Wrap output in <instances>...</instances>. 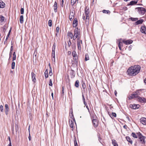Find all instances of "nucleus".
Returning a JSON list of instances; mask_svg holds the SVG:
<instances>
[{
	"label": "nucleus",
	"mask_w": 146,
	"mask_h": 146,
	"mask_svg": "<svg viewBox=\"0 0 146 146\" xmlns=\"http://www.w3.org/2000/svg\"><path fill=\"white\" fill-rule=\"evenodd\" d=\"M141 67L139 65H135L131 66L127 70V72L129 75L134 76L137 74L139 72Z\"/></svg>",
	"instance_id": "nucleus-1"
},
{
	"label": "nucleus",
	"mask_w": 146,
	"mask_h": 146,
	"mask_svg": "<svg viewBox=\"0 0 146 146\" xmlns=\"http://www.w3.org/2000/svg\"><path fill=\"white\" fill-rule=\"evenodd\" d=\"M131 135L134 138H138L140 141L141 142V143L142 144H145V137L143 136L140 132H139L136 133L134 132H132L131 133Z\"/></svg>",
	"instance_id": "nucleus-2"
},
{
	"label": "nucleus",
	"mask_w": 146,
	"mask_h": 146,
	"mask_svg": "<svg viewBox=\"0 0 146 146\" xmlns=\"http://www.w3.org/2000/svg\"><path fill=\"white\" fill-rule=\"evenodd\" d=\"M135 9H137L139 13L141 14L142 15H143L146 12V9L143 7H137L135 8Z\"/></svg>",
	"instance_id": "nucleus-3"
},
{
	"label": "nucleus",
	"mask_w": 146,
	"mask_h": 146,
	"mask_svg": "<svg viewBox=\"0 0 146 146\" xmlns=\"http://www.w3.org/2000/svg\"><path fill=\"white\" fill-rule=\"evenodd\" d=\"M137 100L141 103H146V98L144 97H141L139 96H136Z\"/></svg>",
	"instance_id": "nucleus-4"
},
{
	"label": "nucleus",
	"mask_w": 146,
	"mask_h": 146,
	"mask_svg": "<svg viewBox=\"0 0 146 146\" xmlns=\"http://www.w3.org/2000/svg\"><path fill=\"white\" fill-rule=\"evenodd\" d=\"M80 43L82 44V40L80 39V38H78L77 39V45L78 48L79 50H80L81 48Z\"/></svg>",
	"instance_id": "nucleus-5"
},
{
	"label": "nucleus",
	"mask_w": 146,
	"mask_h": 146,
	"mask_svg": "<svg viewBox=\"0 0 146 146\" xmlns=\"http://www.w3.org/2000/svg\"><path fill=\"white\" fill-rule=\"evenodd\" d=\"M130 107L133 109H138L139 108L140 106L139 104H130L129 106Z\"/></svg>",
	"instance_id": "nucleus-6"
},
{
	"label": "nucleus",
	"mask_w": 146,
	"mask_h": 146,
	"mask_svg": "<svg viewBox=\"0 0 146 146\" xmlns=\"http://www.w3.org/2000/svg\"><path fill=\"white\" fill-rule=\"evenodd\" d=\"M78 21L76 18L74 19L72 23L73 27L74 28H76L78 25Z\"/></svg>",
	"instance_id": "nucleus-7"
},
{
	"label": "nucleus",
	"mask_w": 146,
	"mask_h": 146,
	"mask_svg": "<svg viewBox=\"0 0 146 146\" xmlns=\"http://www.w3.org/2000/svg\"><path fill=\"white\" fill-rule=\"evenodd\" d=\"M74 34L78 36L80 34V29L78 28H76L75 29Z\"/></svg>",
	"instance_id": "nucleus-8"
},
{
	"label": "nucleus",
	"mask_w": 146,
	"mask_h": 146,
	"mask_svg": "<svg viewBox=\"0 0 146 146\" xmlns=\"http://www.w3.org/2000/svg\"><path fill=\"white\" fill-rule=\"evenodd\" d=\"M94 127H96L98 126V123L96 119H93L92 121Z\"/></svg>",
	"instance_id": "nucleus-9"
},
{
	"label": "nucleus",
	"mask_w": 146,
	"mask_h": 146,
	"mask_svg": "<svg viewBox=\"0 0 146 146\" xmlns=\"http://www.w3.org/2000/svg\"><path fill=\"white\" fill-rule=\"evenodd\" d=\"M74 11H72L71 13H70L69 16V18L70 20L71 21L74 18Z\"/></svg>",
	"instance_id": "nucleus-10"
},
{
	"label": "nucleus",
	"mask_w": 146,
	"mask_h": 146,
	"mask_svg": "<svg viewBox=\"0 0 146 146\" xmlns=\"http://www.w3.org/2000/svg\"><path fill=\"white\" fill-rule=\"evenodd\" d=\"M89 13L90 11L89 9H88L87 7H86L85 8V14L86 17V19H87V17H89L88 15H89Z\"/></svg>",
	"instance_id": "nucleus-11"
},
{
	"label": "nucleus",
	"mask_w": 146,
	"mask_h": 146,
	"mask_svg": "<svg viewBox=\"0 0 146 146\" xmlns=\"http://www.w3.org/2000/svg\"><path fill=\"white\" fill-rule=\"evenodd\" d=\"M140 120L141 123L144 125H146V118L142 117L140 118Z\"/></svg>",
	"instance_id": "nucleus-12"
},
{
	"label": "nucleus",
	"mask_w": 146,
	"mask_h": 146,
	"mask_svg": "<svg viewBox=\"0 0 146 146\" xmlns=\"http://www.w3.org/2000/svg\"><path fill=\"white\" fill-rule=\"evenodd\" d=\"M5 112L6 115H7L8 114V112L9 111V108L8 105L7 104H5Z\"/></svg>",
	"instance_id": "nucleus-13"
},
{
	"label": "nucleus",
	"mask_w": 146,
	"mask_h": 146,
	"mask_svg": "<svg viewBox=\"0 0 146 146\" xmlns=\"http://www.w3.org/2000/svg\"><path fill=\"white\" fill-rule=\"evenodd\" d=\"M123 42L126 44H130L133 42V41L131 40H123Z\"/></svg>",
	"instance_id": "nucleus-14"
},
{
	"label": "nucleus",
	"mask_w": 146,
	"mask_h": 146,
	"mask_svg": "<svg viewBox=\"0 0 146 146\" xmlns=\"http://www.w3.org/2000/svg\"><path fill=\"white\" fill-rule=\"evenodd\" d=\"M36 75L33 72L31 73V78L32 81L35 82L36 81V79L35 78Z\"/></svg>",
	"instance_id": "nucleus-15"
},
{
	"label": "nucleus",
	"mask_w": 146,
	"mask_h": 146,
	"mask_svg": "<svg viewBox=\"0 0 146 146\" xmlns=\"http://www.w3.org/2000/svg\"><path fill=\"white\" fill-rule=\"evenodd\" d=\"M144 90L143 89H141L140 90H137L135 92V94H134L135 95V96H138L140 95L141 94V93H140V91H142Z\"/></svg>",
	"instance_id": "nucleus-16"
},
{
	"label": "nucleus",
	"mask_w": 146,
	"mask_h": 146,
	"mask_svg": "<svg viewBox=\"0 0 146 146\" xmlns=\"http://www.w3.org/2000/svg\"><path fill=\"white\" fill-rule=\"evenodd\" d=\"M144 21L143 19H140L139 20H137L135 22V25H138L139 24H141Z\"/></svg>",
	"instance_id": "nucleus-17"
},
{
	"label": "nucleus",
	"mask_w": 146,
	"mask_h": 146,
	"mask_svg": "<svg viewBox=\"0 0 146 146\" xmlns=\"http://www.w3.org/2000/svg\"><path fill=\"white\" fill-rule=\"evenodd\" d=\"M70 74L71 78H73L75 76V72L73 70H71V72H70Z\"/></svg>",
	"instance_id": "nucleus-18"
},
{
	"label": "nucleus",
	"mask_w": 146,
	"mask_h": 146,
	"mask_svg": "<svg viewBox=\"0 0 146 146\" xmlns=\"http://www.w3.org/2000/svg\"><path fill=\"white\" fill-rule=\"evenodd\" d=\"M73 58L74 62L75 63V64L76 65V66H77L78 64V57L77 56H76V57Z\"/></svg>",
	"instance_id": "nucleus-19"
},
{
	"label": "nucleus",
	"mask_w": 146,
	"mask_h": 146,
	"mask_svg": "<svg viewBox=\"0 0 146 146\" xmlns=\"http://www.w3.org/2000/svg\"><path fill=\"white\" fill-rule=\"evenodd\" d=\"M54 11L55 13H56L57 11V9L58 7L56 1H55L54 2Z\"/></svg>",
	"instance_id": "nucleus-20"
},
{
	"label": "nucleus",
	"mask_w": 146,
	"mask_h": 146,
	"mask_svg": "<svg viewBox=\"0 0 146 146\" xmlns=\"http://www.w3.org/2000/svg\"><path fill=\"white\" fill-rule=\"evenodd\" d=\"M5 4L2 1H0V8H3L5 7Z\"/></svg>",
	"instance_id": "nucleus-21"
},
{
	"label": "nucleus",
	"mask_w": 146,
	"mask_h": 146,
	"mask_svg": "<svg viewBox=\"0 0 146 146\" xmlns=\"http://www.w3.org/2000/svg\"><path fill=\"white\" fill-rule=\"evenodd\" d=\"M126 138L127 141L130 143L131 144H132L133 141L131 138L128 136H127L126 137Z\"/></svg>",
	"instance_id": "nucleus-22"
},
{
	"label": "nucleus",
	"mask_w": 146,
	"mask_h": 146,
	"mask_svg": "<svg viewBox=\"0 0 146 146\" xmlns=\"http://www.w3.org/2000/svg\"><path fill=\"white\" fill-rule=\"evenodd\" d=\"M128 99H129V100H130L133 99L134 98H137L136 96H135V95L134 94H132L131 95L129 96L128 98Z\"/></svg>",
	"instance_id": "nucleus-23"
},
{
	"label": "nucleus",
	"mask_w": 146,
	"mask_h": 146,
	"mask_svg": "<svg viewBox=\"0 0 146 146\" xmlns=\"http://www.w3.org/2000/svg\"><path fill=\"white\" fill-rule=\"evenodd\" d=\"M141 31L143 33H145V31H146V27L145 26H142L141 28Z\"/></svg>",
	"instance_id": "nucleus-24"
},
{
	"label": "nucleus",
	"mask_w": 146,
	"mask_h": 146,
	"mask_svg": "<svg viewBox=\"0 0 146 146\" xmlns=\"http://www.w3.org/2000/svg\"><path fill=\"white\" fill-rule=\"evenodd\" d=\"M110 113H109V112H108L109 115H110V117L111 118H112V117H116V114L115 113L112 112V114H110Z\"/></svg>",
	"instance_id": "nucleus-25"
},
{
	"label": "nucleus",
	"mask_w": 146,
	"mask_h": 146,
	"mask_svg": "<svg viewBox=\"0 0 146 146\" xmlns=\"http://www.w3.org/2000/svg\"><path fill=\"white\" fill-rule=\"evenodd\" d=\"M67 35L71 39L73 38V34L71 32H68L67 33Z\"/></svg>",
	"instance_id": "nucleus-26"
},
{
	"label": "nucleus",
	"mask_w": 146,
	"mask_h": 146,
	"mask_svg": "<svg viewBox=\"0 0 146 146\" xmlns=\"http://www.w3.org/2000/svg\"><path fill=\"white\" fill-rule=\"evenodd\" d=\"M55 43L53 44L52 46V54H55Z\"/></svg>",
	"instance_id": "nucleus-27"
},
{
	"label": "nucleus",
	"mask_w": 146,
	"mask_h": 146,
	"mask_svg": "<svg viewBox=\"0 0 146 146\" xmlns=\"http://www.w3.org/2000/svg\"><path fill=\"white\" fill-rule=\"evenodd\" d=\"M5 20V17L2 15H0V23H3Z\"/></svg>",
	"instance_id": "nucleus-28"
},
{
	"label": "nucleus",
	"mask_w": 146,
	"mask_h": 146,
	"mask_svg": "<svg viewBox=\"0 0 146 146\" xmlns=\"http://www.w3.org/2000/svg\"><path fill=\"white\" fill-rule=\"evenodd\" d=\"M137 1H131L130 2L129 5H136V4H137Z\"/></svg>",
	"instance_id": "nucleus-29"
},
{
	"label": "nucleus",
	"mask_w": 146,
	"mask_h": 146,
	"mask_svg": "<svg viewBox=\"0 0 146 146\" xmlns=\"http://www.w3.org/2000/svg\"><path fill=\"white\" fill-rule=\"evenodd\" d=\"M112 143L114 146H118V145L116 141L114 139L112 140Z\"/></svg>",
	"instance_id": "nucleus-30"
},
{
	"label": "nucleus",
	"mask_w": 146,
	"mask_h": 146,
	"mask_svg": "<svg viewBox=\"0 0 146 146\" xmlns=\"http://www.w3.org/2000/svg\"><path fill=\"white\" fill-rule=\"evenodd\" d=\"M69 125L70 127L72 128H73L74 126V123H73L72 120H71L69 121Z\"/></svg>",
	"instance_id": "nucleus-31"
},
{
	"label": "nucleus",
	"mask_w": 146,
	"mask_h": 146,
	"mask_svg": "<svg viewBox=\"0 0 146 146\" xmlns=\"http://www.w3.org/2000/svg\"><path fill=\"white\" fill-rule=\"evenodd\" d=\"M79 82L78 80L76 81L75 84V86L76 88H78L79 87Z\"/></svg>",
	"instance_id": "nucleus-32"
},
{
	"label": "nucleus",
	"mask_w": 146,
	"mask_h": 146,
	"mask_svg": "<svg viewBox=\"0 0 146 146\" xmlns=\"http://www.w3.org/2000/svg\"><path fill=\"white\" fill-rule=\"evenodd\" d=\"M20 23L21 24L23 23V16L22 15L20 16Z\"/></svg>",
	"instance_id": "nucleus-33"
},
{
	"label": "nucleus",
	"mask_w": 146,
	"mask_h": 146,
	"mask_svg": "<svg viewBox=\"0 0 146 146\" xmlns=\"http://www.w3.org/2000/svg\"><path fill=\"white\" fill-rule=\"evenodd\" d=\"M89 60V57L88 54L87 53L86 54L85 57V61H87Z\"/></svg>",
	"instance_id": "nucleus-34"
},
{
	"label": "nucleus",
	"mask_w": 146,
	"mask_h": 146,
	"mask_svg": "<svg viewBox=\"0 0 146 146\" xmlns=\"http://www.w3.org/2000/svg\"><path fill=\"white\" fill-rule=\"evenodd\" d=\"M60 28L59 27H57L56 28V36H57L59 34V31Z\"/></svg>",
	"instance_id": "nucleus-35"
},
{
	"label": "nucleus",
	"mask_w": 146,
	"mask_h": 146,
	"mask_svg": "<svg viewBox=\"0 0 146 146\" xmlns=\"http://www.w3.org/2000/svg\"><path fill=\"white\" fill-rule=\"evenodd\" d=\"M129 19L131 20L132 21H137L138 20V18H134L131 17L129 18Z\"/></svg>",
	"instance_id": "nucleus-36"
},
{
	"label": "nucleus",
	"mask_w": 146,
	"mask_h": 146,
	"mask_svg": "<svg viewBox=\"0 0 146 146\" xmlns=\"http://www.w3.org/2000/svg\"><path fill=\"white\" fill-rule=\"evenodd\" d=\"M44 75H45V77L46 78L48 77V72L47 69H46V71L44 72Z\"/></svg>",
	"instance_id": "nucleus-37"
},
{
	"label": "nucleus",
	"mask_w": 146,
	"mask_h": 146,
	"mask_svg": "<svg viewBox=\"0 0 146 146\" xmlns=\"http://www.w3.org/2000/svg\"><path fill=\"white\" fill-rule=\"evenodd\" d=\"M13 61L16 60V55L15 54V52H14L13 53Z\"/></svg>",
	"instance_id": "nucleus-38"
},
{
	"label": "nucleus",
	"mask_w": 146,
	"mask_h": 146,
	"mask_svg": "<svg viewBox=\"0 0 146 146\" xmlns=\"http://www.w3.org/2000/svg\"><path fill=\"white\" fill-rule=\"evenodd\" d=\"M77 55V54H76V52L74 50L72 52V55L73 57H76V56Z\"/></svg>",
	"instance_id": "nucleus-39"
},
{
	"label": "nucleus",
	"mask_w": 146,
	"mask_h": 146,
	"mask_svg": "<svg viewBox=\"0 0 146 146\" xmlns=\"http://www.w3.org/2000/svg\"><path fill=\"white\" fill-rule=\"evenodd\" d=\"M82 85L83 88L84 89L86 88V85L83 82H82Z\"/></svg>",
	"instance_id": "nucleus-40"
},
{
	"label": "nucleus",
	"mask_w": 146,
	"mask_h": 146,
	"mask_svg": "<svg viewBox=\"0 0 146 146\" xmlns=\"http://www.w3.org/2000/svg\"><path fill=\"white\" fill-rule=\"evenodd\" d=\"M77 1V0H71V4L72 6L74 5Z\"/></svg>",
	"instance_id": "nucleus-41"
},
{
	"label": "nucleus",
	"mask_w": 146,
	"mask_h": 146,
	"mask_svg": "<svg viewBox=\"0 0 146 146\" xmlns=\"http://www.w3.org/2000/svg\"><path fill=\"white\" fill-rule=\"evenodd\" d=\"M15 63L13 61L12 62V64H11V68L12 69H14L15 68Z\"/></svg>",
	"instance_id": "nucleus-42"
},
{
	"label": "nucleus",
	"mask_w": 146,
	"mask_h": 146,
	"mask_svg": "<svg viewBox=\"0 0 146 146\" xmlns=\"http://www.w3.org/2000/svg\"><path fill=\"white\" fill-rule=\"evenodd\" d=\"M48 26L51 27L52 26V21L51 20H49L48 21Z\"/></svg>",
	"instance_id": "nucleus-43"
},
{
	"label": "nucleus",
	"mask_w": 146,
	"mask_h": 146,
	"mask_svg": "<svg viewBox=\"0 0 146 146\" xmlns=\"http://www.w3.org/2000/svg\"><path fill=\"white\" fill-rule=\"evenodd\" d=\"M103 13H106L107 14H108L109 13H110V11H109V10H103Z\"/></svg>",
	"instance_id": "nucleus-44"
},
{
	"label": "nucleus",
	"mask_w": 146,
	"mask_h": 146,
	"mask_svg": "<svg viewBox=\"0 0 146 146\" xmlns=\"http://www.w3.org/2000/svg\"><path fill=\"white\" fill-rule=\"evenodd\" d=\"M73 40H75L77 38H80L79 37H78V36L77 35H75L74 34V35L73 37Z\"/></svg>",
	"instance_id": "nucleus-45"
},
{
	"label": "nucleus",
	"mask_w": 146,
	"mask_h": 146,
	"mask_svg": "<svg viewBox=\"0 0 146 146\" xmlns=\"http://www.w3.org/2000/svg\"><path fill=\"white\" fill-rule=\"evenodd\" d=\"M49 86H52V80L51 79H50L49 80V82L48 83Z\"/></svg>",
	"instance_id": "nucleus-46"
},
{
	"label": "nucleus",
	"mask_w": 146,
	"mask_h": 146,
	"mask_svg": "<svg viewBox=\"0 0 146 146\" xmlns=\"http://www.w3.org/2000/svg\"><path fill=\"white\" fill-rule=\"evenodd\" d=\"M0 110L2 112H3V108L2 105L0 106Z\"/></svg>",
	"instance_id": "nucleus-47"
},
{
	"label": "nucleus",
	"mask_w": 146,
	"mask_h": 146,
	"mask_svg": "<svg viewBox=\"0 0 146 146\" xmlns=\"http://www.w3.org/2000/svg\"><path fill=\"white\" fill-rule=\"evenodd\" d=\"M24 9L23 8H21V14H23L24 13Z\"/></svg>",
	"instance_id": "nucleus-48"
},
{
	"label": "nucleus",
	"mask_w": 146,
	"mask_h": 146,
	"mask_svg": "<svg viewBox=\"0 0 146 146\" xmlns=\"http://www.w3.org/2000/svg\"><path fill=\"white\" fill-rule=\"evenodd\" d=\"M88 90L89 92L91 91V87L90 84H89V88H88Z\"/></svg>",
	"instance_id": "nucleus-49"
},
{
	"label": "nucleus",
	"mask_w": 146,
	"mask_h": 146,
	"mask_svg": "<svg viewBox=\"0 0 146 146\" xmlns=\"http://www.w3.org/2000/svg\"><path fill=\"white\" fill-rule=\"evenodd\" d=\"M52 58H54V62H55V54H52Z\"/></svg>",
	"instance_id": "nucleus-50"
},
{
	"label": "nucleus",
	"mask_w": 146,
	"mask_h": 146,
	"mask_svg": "<svg viewBox=\"0 0 146 146\" xmlns=\"http://www.w3.org/2000/svg\"><path fill=\"white\" fill-rule=\"evenodd\" d=\"M52 70H50V72L49 74L50 76H51L52 75Z\"/></svg>",
	"instance_id": "nucleus-51"
},
{
	"label": "nucleus",
	"mask_w": 146,
	"mask_h": 146,
	"mask_svg": "<svg viewBox=\"0 0 146 146\" xmlns=\"http://www.w3.org/2000/svg\"><path fill=\"white\" fill-rule=\"evenodd\" d=\"M74 142L75 146H78L76 139L74 141Z\"/></svg>",
	"instance_id": "nucleus-52"
},
{
	"label": "nucleus",
	"mask_w": 146,
	"mask_h": 146,
	"mask_svg": "<svg viewBox=\"0 0 146 146\" xmlns=\"http://www.w3.org/2000/svg\"><path fill=\"white\" fill-rule=\"evenodd\" d=\"M63 3H64V1H63V0H62V2H61V3H60V5L62 7L63 6Z\"/></svg>",
	"instance_id": "nucleus-53"
},
{
	"label": "nucleus",
	"mask_w": 146,
	"mask_h": 146,
	"mask_svg": "<svg viewBox=\"0 0 146 146\" xmlns=\"http://www.w3.org/2000/svg\"><path fill=\"white\" fill-rule=\"evenodd\" d=\"M9 34H8V35H7V36L6 39L5 40V41L4 42V43L6 41H7V40L8 39V37H9Z\"/></svg>",
	"instance_id": "nucleus-54"
},
{
	"label": "nucleus",
	"mask_w": 146,
	"mask_h": 146,
	"mask_svg": "<svg viewBox=\"0 0 146 146\" xmlns=\"http://www.w3.org/2000/svg\"><path fill=\"white\" fill-rule=\"evenodd\" d=\"M64 87L63 86L62 87V94L63 95H64Z\"/></svg>",
	"instance_id": "nucleus-55"
},
{
	"label": "nucleus",
	"mask_w": 146,
	"mask_h": 146,
	"mask_svg": "<svg viewBox=\"0 0 146 146\" xmlns=\"http://www.w3.org/2000/svg\"><path fill=\"white\" fill-rule=\"evenodd\" d=\"M86 106V108H87V110H88V112L90 113V110H89V108H88V106Z\"/></svg>",
	"instance_id": "nucleus-56"
},
{
	"label": "nucleus",
	"mask_w": 146,
	"mask_h": 146,
	"mask_svg": "<svg viewBox=\"0 0 146 146\" xmlns=\"http://www.w3.org/2000/svg\"><path fill=\"white\" fill-rule=\"evenodd\" d=\"M12 52L10 51L9 52V58H10L11 57V55L12 54Z\"/></svg>",
	"instance_id": "nucleus-57"
},
{
	"label": "nucleus",
	"mask_w": 146,
	"mask_h": 146,
	"mask_svg": "<svg viewBox=\"0 0 146 146\" xmlns=\"http://www.w3.org/2000/svg\"><path fill=\"white\" fill-rule=\"evenodd\" d=\"M82 100H83V102H84V101H85V99L84 96L83 94L82 95Z\"/></svg>",
	"instance_id": "nucleus-58"
},
{
	"label": "nucleus",
	"mask_w": 146,
	"mask_h": 146,
	"mask_svg": "<svg viewBox=\"0 0 146 146\" xmlns=\"http://www.w3.org/2000/svg\"><path fill=\"white\" fill-rule=\"evenodd\" d=\"M14 127L13 126L12 127V132L13 133H14Z\"/></svg>",
	"instance_id": "nucleus-59"
},
{
	"label": "nucleus",
	"mask_w": 146,
	"mask_h": 146,
	"mask_svg": "<svg viewBox=\"0 0 146 146\" xmlns=\"http://www.w3.org/2000/svg\"><path fill=\"white\" fill-rule=\"evenodd\" d=\"M31 136L30 135V133H29V141H31Z\"/></svg>",
	"instance_id": "nucleus-60"
},
{
	"label": "nucleus",
	"mask_w": 146,
	"mask_h": 146,
	"mask_svg": "<svg viewBox=\"0 0 146 146\" xmlns=\"http://www.w3.org/2000/svg\"><path fill=\"white\" fill-rule=\"evenodd\" d=\"M83 103H84V104L86 106H87V104L86 102L85 101H84L83 102Z\"/></svg>",
	"instance_id": "nucleus-61"
},
{
	"label": "nucleus",
	"mask_w": 146,
	"mask_h": 146,
	"mask_svg": "<svg viewBox=\"0 0 146 146\" xmlns=\"http://www.w3.org/2000/svg\"><path fill=\"white\" fill-rule=\"evenodd\" d=\"M131 46H132L131 45H130V46L129 47V50H131Z\"/></svg>",
	"instance_id": "nucleus-62"
},
{
	"label": "nucleus",
	"mask_w": 146,
	"mask_h": 146,
	"mask_svg": "<svg viewBox=\"0 0 146 146\" xmlns=\"http://www.w3.org/2000/svg\"><path fill=\"white\" fill-rule=\"evenodd\" d=\"M127 126L126 125H124L123 126V127L124 128L126 129L127 127Z\"/></svg>",
	"instance_id": "nucleus-63"
},
{
	"label": "nucleus",
	"mask_w": 146,
	"mask_h": 146,
	"mask_svg": "<svg viewBox=\"0 0 146 146\" xmlns=\"http://www.w3.org/2000/svg\"><path fill=\"white\" fill-rule=\"evenodd\" d=\"M114 94H115V96H117V92L116 90L115 91H114Z\"/></svg>",
	"instance_id": "nucleus-64"
}]
</instances>
